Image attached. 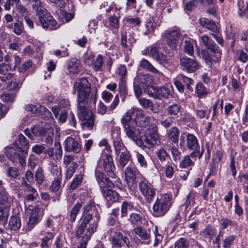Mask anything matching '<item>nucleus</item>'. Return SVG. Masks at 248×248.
Segmentation results:
<instances>
[{
  "label": "nucleus",
  "mask_w": 248,
  "mask_h": 248,
  "mask_svg": "<svg viewBox=\"0 0 248 248\" xmlns=\"http://www.w3.org/2000/svg\"><path fill=\"white\" fill-rule=\"evenodd\" d=\"M81 204L80 203H78L74 206L72 208L70 213V220L72 222L75 221L76 218V217L81 207Z\"/></svg>",
  "instance_id": "bf43d9fd"
},
{
  "label": "nucleus",
  "mask_w": 248,
  "mask_h": 248,
  "mask_svg": "<svg viewBox=\"0 0 248 248\" xmlns=\"http://www.w3.org/2000/svg\"><path fill=\"white\" fill-rule=\"evenodd\" d=\"M186 146L190 150H194V151H197L199 144L197 138L192 134H186Z\"/></svg>",
  "instance_id": "2f4dec72"
},
{
  "label": "nucleus",
  "mask_w": 248,
  "mask_h": 248,
  "mask_svg": "<svg viewBox=\"0 0 248 248\" xmlns=\"http://www.w3.org/2000/svg\"><path fill=\"white\" fill-rule=\"evenodd\" d=\"M61 189V182L60 180L58 177H56L54 178V180L52 181L51 185L50 186L49 189L52 192H58L56 194V198L54 199L53 201L54 202L56 201H60V197L61 195V192L60 191Z\"/></svg>",
  "instance_id": "473e14b6"
},
{
  "label": "nucleus",
  "mask_w": 248,
  "mask_h": 248,
  "mask_svg": "<svg viewBox=\"0 0 248 248\" xmlns=\"http://www.w3.org/2000/svg\"><path fill=\"white\" fill-rule=\"evenodd\" d=\"M134 204L131 202H123L121 206V216L122 217H126L128 211H131L134 208Z\"/></svg>",
  "instance_id": "4c0bfd02"
},
{
  "label": "nucleus",
  "mask_w": 248,
  "mask_h": 248,
  "mask_svg": "<svg viewBox=\"0 0 248 248\" xmlns=\"http://www.w3.org/2000/svg\"><path fill=\"white\" fill-rule=\"evenodd\" d=\"M80 68V61L76 58H72L68 62L66 73L69 75L77 74Z\"/></svg>",
  "instance_id": "a878e982"
},
{
  "label": "nucleus",
  "mask_w": 248,
  "mask_h": 248,
  "mask_svg": "<svg viewBox=\"0 0 248 248\" xmlns=\"http://www.w3.org/2000/svg\"><path fill=\"white\" fill-rule=\"evenodd\" d=\"M113 145L115 149V153L117 155H119L121 153V152L126 150L125 149V146L123 144L121 139H118L117 140H113Z\"/></svg>",
  "instance_id": "de8ad7c7"
},
{
  "label": "nucleus",
  "mask_w": 248,
  "mask_h": 248,
  "mask_svg": "<svg viewBox=\"0 0 248 248\" xmlns=\"http://www.w3.org/2000/svg\"><path fill=\"white\" fill-rule=\"evenodd\" d=\"M181 107L177 104H173L167 108V112L170 115H177L180 112Z\"/></svg>",
  "instance_id": "49530a36"
},
{
  "label": "nucleus",
  "mask_w": 248,
  "mask_h": 248,
  "mask_svg": "<svg viewBox=\"0 0 248 248\" xmlns=\"http://www.w3.org/2000/svg\"><path fill=\"white\" fill-rule=\"evenodd\" d=\"M139 171L134 167L128 166L126 168L124 174L125 179H136Z\"/></svg>",
  "instance_id": "79ce46f5"
},
{
  "label": "nucleus",
  "mask_w": 248,
  "mask_h": 248,
  "mask_svg": "<svg viewBox=\"0 0 248 248\" xmlns=\"http://www.w3.org/2000/svg\"><path fill=\"white\" fill-rule=\"evenodd\" d=\"M45 113L47 116H49L50 117V122L51 124V126L49 128H48L47 130H45V132L44 134H43L40 139V140L44 142H46L48 143H51L53 141V126H55V121L53 118H51V113L48 110H46L45 111Z\"/></svg>",
  "instance_id": "a211bd4d"
},
{
  "label": "nucleus",
  "mask_w": 248,
  "mask_h": 248,
  "mask_svg": "<svg viewBox=\"0 0 248 248\" xmlns=\"http://www.w3.org/2000/svg\"><path fill=\"white\" fill-rule=\"evenodd\" d=\"M24 31L23 24L22 22L17 21L14 23V29L13 31L16 35L22 34Z\"/></svg>",
  "instance_id": "4d7b16f0"
},
{
  "label": "nucleus",
  "mask_w": 248,
  "mask_h": 248,
  "mask_svg": "<svg viewBox=\"0 0 248 248\" xmlns=\"http://www.w3.org/2000/svg\"><path fill=\"white\" fill-rule=\"evenodd\" d=\"M130 110H132L133 114H136V118L134 120L137 126L144 128L149 125L152 117L145 116L144 111L141 109L133 108Z\"/></svg>",
  "instance_id": "4468645a"
},
{
  "label": "nucleus",
  "mask_w": 248,
  "mask_h": 248,
  "mask_svg": "<svg viewBox=\"0 0 248 248\" xmlns=\"http://www.w3.org/2000/svg\"><path fill=\"white\" fill-rule=\"evenodd\" d=\"M21 185L22 186H25V191L31 192V193L27 195L26 198V200L29 201H33L35 200L38 196V193L36 189L28 185L24 178H22V179Z\"/></svg>",
  "instance_id": "cd10ccee"
},
{
  "label": "nucleus",
  "mask_w": 248,
  "mask_h": 248,
  "mask_svg": "<svg viewBox=\"0 0 248 248\" xmlns=\"http://www.w3.org/2000/svg\"><path fill=\"white\" fill-rule=\"evenodd\" d=\"M16 94L14 93H4L1 95V100L7 103H12L15 100Z\"/></svg>",
  "instance_id": "5fc2aeb1"
},
{
  "label": "nucleus",
  "mask_w": 248,
  "mask_h": 248,
  "mask_svg": "<svg viewBox=\"0 0 248 248\" xmlns=\"http://www.w3.org/2000/svg\"><path fill=\"white\" fill-rule=\"evenodd\" d=\"M133 111L128 110L121 119V123L124 132L128 138L133 141L138 146L143 145L142 135L139 129L136 127V124L132 118Z\"/></svg>",
  "instance_id": "7ed1b4c3"
},
{
  "label": "nucleus",
  "mask_w": 248,
  "mask_h": 248,
  "mask_svg": "<svg viewBox=\"0 0 248 248\" xmlns=\"http://www.w3.org/2000/svg\"><path fill=\"white\" fill-rule=\"evenodd\" d=\"M155 25L156 24L153 17L149 16L145 24L144 33L147 35L153 33L155 30Z\"/></svg>",
  "instance_id": "72a5a7b5"
},
{
  "label": "nucleus",
  "mask_w": 248,
  "mask_h": 248,
  "mask_svg": "<svg viewBox=\"0 0 248 248\" xmlns=\"http://www.w3.org/2000/svg\"><path fill=\"white\" fill-rule=\"evenodd\" d=\"M140 66L141 68L155 74L158 76H160L162 74L157 70L149 61L145 59H142L140 62Z\"/></svg>",
  "instance_id": "c85d7f7f"
},
{
  "label": "nucleus",
  "mask_w": 248,
  "mask_h": 248,
  "mask_svg": "<svg viewBox=\"0 0 248 248\" xmlns=\"http://www.w3.org/2000/svg\"><path fill=\"white\" fill-rule=\"evenodd\" d=\"M22 83L16 81H11L7 86L9 90L17 92L21 87Z\"/></svg>",
  "instance_id": "338daca9"
},
{
  "label": "nucleus",
  "mask_w": 248,
  "mask_h": 248,
  "mask_svg": "<svg viewBox=\"0 0 248 248\" xmlns=\"http://www.w3.org/2000/svg\"><path fill=\"white\" fill-rule=\"evenodd\" d=\"M144 139L143 140V145L140 147L152 148L160 144V139L158 133L157 126L152 124L146 129L144 133Z\"/></svg>",
  "instance_id": "6e6552de"
},
{
  "label": "nucleus",
  "mask_w": 248,
  "mask_h": 248,
  "mask_svg": "<svg viewBox=\"0 0 248 248\" xmlns=\"http://www.w3.org/2000/svg\"><path fill=\"white\" fill-rule=\"evenodd\" d=\"M133 231L135 234L142 240H147L150 238V233L145 229L140 226L135 228Z\"/></svg>",
  "instance_id": "e433bc0d"
},
{
  "label": "nucleus",
  "mask_w": 248,
  "mask_h": 248,
  "mask_svg": "<svg viewBox=\"0 0 248 248\" xmlns=\"http://www.w3.org/2000/svg\"><path fill=\"white\" fill-rule=\"evenodd\" d=\"M138 187L141 194L148 202H151L155 195V190L146 179H143L138 184Z\"/></svg>",
  "instance_id": "f8f14e48"
},
{
  "label": "nucleus",
  "mask_w": 248,
  "mask_h": 248,
  "mask_svg": "<svg viewBox=\"0 0 248 248\" xmlns=\"http://www.w3.org/2000/svg\"><path fill=\"white\" fill-rule=\"evenodd\" d=\"M95 177L106 200L111 202H116L119 199V194L111 189L114 186L113 183L103 173L99 171H95Z\"/></svg>",
  "instance_id": "39448f33"
},
{
  "label": "nucleus",
  "mask_w": 248,
  "mask_h": 248,
  "mask_svg": "<svg viewBox=\"0 0 248 248\" xmlns=\"http://www.w3.org/2000/svg\"><path fill=\"white\" fill-rule=\"evenodd\" d=\"M32 8L37 15L42 27L46 30H54L58 28L59 25L52 16L47 12L42 5L41 0H31Z\"/></svg>",
  "instance_id": "20e7f679"
},
{
  "label": "nucleus",
  "mask_w": 248,
  "mask_h": 248,
  "mask_svg": "<svg viewBox=\"0 0 248 248\" xmlns=\"http://www.w3.org/2000/svg\"><path fill=\"white\" fill-rule=\"evenodd\" d=\"M124 21L126 23L131 26H136L140 24L141 20L139 17H132L131 16H128L125 17Z\"/></svg>",
  "instance_id": "3c124183"
},
{
  "label": "nucleus",
  "mask_w": 248,
  "mask_h": 248,
  "mask_svg": "<svg viewBox=\"0 0 248 248\" xmlns=\"http://www.w3.org/2000/svg\"><path fill=\"white\" fill-rule=\"evenodd\" d=\"M195 193L193 191H191L187 195L185 202L181 206V209L185 213L189 211L190 210V206L191 203L193 205L195 202Z\"/></svg>",
  "instance_id": "c756f323"
},
{
  "label": "nucleus",
  "mask_w": 248,
  "mask_h": 248,
  "mask_svg": "<svg viewBox=\"0 0 248 248\" xmlns=\"http://www.w3.org/2000/svg\"><path fill=\"white\" fill-rule=\"evenodd\" d=\"M130 158L131 155L129 151L125 150L122 152L119 160V165L124 168L128 163Z\"/></svg>",
  "instance_id": "ea45409f"
},
{
  "label": "nucleus",
  "mask_w": 248,
  "mask_h": 248,
  "mask_svg": "<svg viewBox=\"0 0 248 248\" xmlns=\"http://www.w3.org/2000/svg\"><path fill=\"white\" fill-rule=\"evenodd\" d=\"M136 156L140 166L142 168H146L147 166V163L144 156L138 152H135Z\"/></svg>",
  "instance_id": "0e129e2a"
},
{
  "label": "nucleus",
  "mask_w": 248,
  "mask_h": 248,
  "mask_svg": "<svg viewBox=\"0 0 248 248\" xmlns=\"http://www.w3.org/2000/svg\"><path fill=\"white\" fill-rule=\"evenodd\" d=\"M215 229L211 226H207L202 232L203 236L208 239H211L215 234Z\"/></svg>",
  "instance_id": "6e6d98bb"
},
{
  "label": "nucleus",
  "mask_w": 248,
  "mask_h": 248,
  "mask_svg": "<svg viewBox=\"0 0 248 248\" xmlns=\"http://www.w3.org/2000/svg\"><path fill=\"white\" fill-rule=\"evenodd\" d=\"M78 167L76 162H73L67 170L66 172V179H69L71 178Z\"/></svg>",
  "instance_id": "680f3d73"
},
{
  "label": "nucleus",
  "mask_w": 248,
  "mask_h": 248,
  "mask_svg": "<svg viewBox=\"0 0 248 248\" xmlns=\"http://www.w3.org/2000/svg\"><path fill=\"white\" fill-rule=\"evenodd\" d=\"M64 149L66 151L75 153H79L81 147L78 142L72 137H67L64 142Z\"/></svg>",
  "instance_id": "6ab92c4d"
},
{
  "label": "nucleus",
  "mask_w": 248,
  "mask_h": 248,
  "mask_svg": "<svg viewBox=\"0 0 248 248\" xmlns=\"http://www.w3.org/2000/svg\"><path fill=\"white\" fill-rule=\"evenodd\" d=\"M116 76L119 78V88L122 91L124 90L126 82L127 69L124 65H120L116 70Z\"/></svg>",
  "instance_id": "412c9836"
},
{
  "label": "nucleus",
  "mask_w": 248,
  "mask_h": 248,
  "mask_svg": "<svg viewBox=\"0 0 248 248\" xmlns=\"http://www.w3.org/2000/svg\"><path fill=\"white\" fill-rule=\"evenodd\" d=\"M202 155V153H200L199 151H195L191 153L189 155L185 156L180 163V167L181 168H186L192 167L194 165V162L196 160V157L201 158Z\"/></svg>",
  "instance_id": "dca6fc26"
},
{
  "label": "nucleus",
  "mask_w": 248,
  "mask_h": 248,
  "mask_svg": "<svg viewBox=\"0 0 248 248\" xmlns=\"http://www.w3.org/2000/svg\"><path fill=\"white\" fill-rule=\"evenodd\" d=\"M179 78L186 84L187 90L190 92H192L193 89L190 85L193 84V81L192 79L189 78L183 75H180Z\"/></svg>",
  "instance_id": "052dcab7"
},
{
  "label": "nucleus",
  "mask_w": 248,
  "mask_h": 248,
  "mask_svg": "<svg viewBox=\"0 0 248 248\" xmlns=\"http://www.w3.org/2000/svg\"><path fill=\"white\" fill-rule=\"evenodd\" d=\"M98 221V217L93 218L91 214L84 213L79 221V227L76 232L77 236L85 241H89L96 230Z\"/></svg>",
  "instance_id": "f03ea898"
},
{
  "label": "nucleus",
  "mask_w": 248,
  "mask_h": 248,
  "mask_svg": "<svg viewBox=\"0 0 248 248\" xmlns=\"http://www.w3.org/2000/svg\"><path fill=\"white\" fill-rule=\"evenodd\" d=\"M45 132V129L39 125L34 126L31 128V130L27 129L25 130V134L32 140H35V137H38L41 139Z\"/></svg>",
  "instance_id": "b1692460"
},
{
  "label": "nucleus",
  "mask_w": 248,
  "mask_h": 248,
  "mask_svg": "<svg viewBox=\"0 0 248 248\" xmlns=\"http://www.w3.org/2000/svg\"><path fill=\"white\" fill-rule=\"evenodd\" d=\"M156 154L158 159L161 162L165 161L166 160V159L169 156V154L167 153L166 151L163 148H161L158 151H157Z\"/></svg>",
  "instance_id": "13d9d810"
},
{
  "label": "nucleus",
  "mask_w": 248,
  "mask_h": 248,
  "mask_svg": "<svg viewBox=\"0 0 248 248\" xmlns=\"http://www.w3.org/2000/svg\"><path fill=\"white\" fill-rule=\"evenodd\" d=\"M168 139L173 143H178L180 136V130L177 127L173 126L167 131Z\"/></svg>",
  "instance_id": "7c9ffc66"
},
{
  "label": "nucleus",
  "mask_w": 248,
  "mask_h": 248,
  "mask_svg": "<svg viewBox=\"0 0 248 248\" xmlns=\"http://www.w3.org/2000/svg\"><path fill=\"white\" fill-rule=\"evenodd\" d=\"M91 85L87 78H82L76 80L73 86L74 93H77L78 113L85 130H92L94 126L95 117L89 109V97Z\"/></svg>",
  "instance_id": "f257e3e1"
},
{
  "label": "nucleus",
  "mask_w": 248,
  "mask_h": 248,
  "mask_svg": "<svg viewBox=\"0 0 248 248\" xmlns=\"http://www.w3.org/2000/svg\"><path fill=\"white\" fill-rule=\"evenodd\" d=\"M128 242V239L121 233L116 232L112 237L111 245L113 248H120Z\"/></svg>",
  "instance_id": "5701e85b"
},
{
  "label": "nucleus",
  "mask_w": 248,
  "mask_h": 248,
  "mask_svg": "<svg viewBox=\"0 0 248 248\" xmlns=\"http://www.w3.org/2000/svg\"><path fill=\"white\" fill-rule=\"evenodd\" d=\"M142 216L138 213H132L129 215L128 220L132 225H139L142 222Z\"/></svg>",
  "instance_id": "37998d69"
},
{
  "label": "nucleus",
  "mask_w": 248,
  "mask_h": 248,
  "mask_svg": "<svg viewBox=\"0 0 248 248\" xmlns=\"http://www.w3.org/2000/svg\"><path fill=\"white\" fill-rule=\"evenodd\" d=\"M164 170L165 176L169 179H171L174 173V166L172 163H168L164 167Z\"/></svg>",
  "instance_id": "c03bdc74"
},
{
  "label": "nucleus",
  "mask_w": 248,
  "mask_h": 248,
  "mask_svg": "<svg viewBox=\"0 0 248 248\" xmlns=\"http://www.w3.org/2000/svg\"><path fill=\"white\" fill-rule=\"evenodd\" d=\"M189 243L184 238H180L174 243V248H188Z\"/></svg>",
  "instance_id": "864d4df0"
},
{
  "label": "nucleus",
  "mask_w": 248,
  "mask_h": 248,
  "mask_svg": "<svg viewBox=\"0 0 248 248\" xmlns=\"http://www.w3.org/2000/svg\"><path fill=\"white\" fill-rule=\"evenodd\" d=\"M104 63L103 56L101 54H98L94 59L93 66V69L95 71H100L102 69Z\"/></svg>",
  "instance_id": "a19ab883"
},
{
  "label": "nucleus",
  "mask_w": 248,
  "mask_h": 248,
  "mask_svg": "<svg viewBox=\"0 0 248 248\" xmlns=\"http://www.w3.org/2000/svg\"><path fill=\"white\" fill-rule=\"evenodd\" d=\"M40 235L43 236L41 239V248H49L48 242L53 239L55 234L47 228H45L40 232Z\"/></svg>",
  "instance_id": "393cba45"
},
{
  "label": "nucleus",
  "mask_w": 248,
  "mask_h": 248,
  "mask_svg": "<svg viewBox=\"0 0 248 248\" xmlns=\"http://www.w3.org/2000/svg\"><path fill=\"white\" fill-rule=\"evenodd\" d=\"M99 163L102 164L105 171L108 175L112 178H116L114 172L115 167L111 156L108 154H103L99 160Z\"/></svg>",
  "instance_id": "ddd939ff"
},
{
  "label": "nucleus",
  "mask_w": 248,
  "mask_h": 248,
  "mask_svg": "<svg viewBox=\"0 0 248 248\" xmlns=\"http://www.w3.org/2000/svg\"><path fill=\"white\" fill-rule=\"evenodd\" d=\"M5 155L13 163L18 162V158L20 155L16 153L15 149L12 147H8L6 149Z\"/></svg>",
  "instance_id": "c9c22d12"
},
{
  "label": "nucleus",
  "mask_w": 248,
  "mask_h": 248,
  "mask_svg": "<svg viewBox=\"0 0 248 248\" xmlns=\"http://www.w3.org/2000/svg\"><path fill=\"white\" fill-rule=\"evenodd\" d=\"M111 137L113 140L121 139L120 137L121 129L119 126H114L111 130Z\"/></svg>",
  "instance_id": "69168bd1"
},
{
  "label": "nucleus",
  "mask_w": 248,
  "mask_h": 248,
  "mask_svg": "<svg viewBox=\"0 0 248 248\" xmlns=\"http://www.w3.org/2000/svg\"><path fill=\"white\" fill-rule=\"evenodd\" d=\"M11 207L0 206V222L5 224L10 215Z\"/></svg>",
  "instance_id": "58836bf2"
},
{
  "label": "nucleus",
  "mask_w": 248,
  "mask_h": 248,
  "mask_svg": "<svg viewBox=\"0 0 248 248\" xmlns=\"http://www.w3.org/2000/svg\"><path fill=\"white\" fill-rule=\"evenodd\" d=\"M108 27L111 29H117L119 27L118 18L116 16H113L108 18Z\"/></svg>",
  "instance_id": "603ef678"
},
{
  "label": "nucleus",
  "mask_w": 248,
  "mask_h": 248,
  "mask_svg": "<svg viewBox=\"0 0 248 248\" xmlns=\"http://www.w3.org/2000/svg\"><path fill=\"white\" fill-rule=\"evenodd\" d=\"M35 180L38 185H42L44 181L43 170L41 168H38L35 172Z\"/></svg>",
  "instance_id": "774afa93"
},
{
  "label": "nucleus",
  "mask_w": 248,
  "mask_h": 248,
  "mask_svg": "<svg viewBox=\"0 0 248 248\" xmlns=\"http://www.w3.org/2000/svg\"><path fill=\"white\" fill-rule=\"evenodd\" d=\"M135 81L142 85L143 88L152 87L153 83V76L150 74L140 75L135 78Z\"/></svg>",
  "instance_id": "bb28decb"
},
{
  "label": "nucleus",
  "mask_w": 248,
  "mask_h": 248,
  "mask_svg": "<svg viewBox=\"0 0 248 248\" xmlns=\"http://www.w3.org/2000/svg\"><path fill=\"white\" fill-rule=\"evenodd\" d=\"M180 35V29L174 27L165 31L163 33L162 36L167 45L171 48L174 49L177 46Z\"/></svg>",
  "instance_id": "9b49d317"
},
{
  "label": "nucleus",
  "mask_w": 248,
  "mask_h": 248,
  "mask_svg": "<svg viewBox=\"0 0 248 248\" xmlns=\"http://www.w3.org/2000/svg\"><path fill=\"white\" fill-rule=\"evenodd\" d=\"M236 238V235L234 234L230 235L226 237L223 241V248H231L233 245L234 241Z\"/></svg>",
  "instance_id": "09e8293b"
},
{
  "label": "nucleus",
  "mask_w": 248,
  "mask_h": 248,
  "mask_svg": "<svg viewBox=\"0 0 248 248\" xmlns=\"http://www.w3.org/2000/svg\"><path fill=\"white\" fill-rule=\"evenodd\" d=\"M173 91V87L170 84H166L158 88L153 96L155 99H159L163 97L168 98L172 94Z\"/></svg>",
  "instance_id": "aec40b11"
},
{
  "label": "nucleus",
  "mask_w": 248,
  "mask_h": 248,
  "mask_svg": "<svg viewBox=\"0 0 248 248\" xmlns=\"http://www.w3.org/2000/svg\"><path fill=\"white\" fill-rule=\"evenodd\" d=\"M12 68V63H0V80L1 81L6 82L13 78V74L8 73Z\"/></svg>",
  "instance_id": "4be33fe9"
},
{
  "label": "nucleus",
  "mask_w": 248,
  "mask_h": 248,
  "mask_svg": "<svg viewBox=\"0 0 248 248\" xmlns=\"http://www.w3.org/2000/svg\"><path fill=\"white\" fill-rule=\"evenodd\" d=\"M28 220L27 222V230L31 231L41 220L43 211L39 205L32 207L29 210Z\"/></svg>",
  "instance_id": "9d476101"
},
{
  "label": "nucleus",
  "mask_w": 248,
  "mask_h": 248,
  "mask_svg": "<svg viewBox=\"0 0 248 248\" xmlns=\"http://www.w3.org/2000/svg\"><path fill=\"white\" fill-rule=\"evenodd\" d=\"M83 180V174L80 173L77 175L72 181L70 185V188L74 189L78 187L81 184Z\"/></svg>",
  "instance_id": "8fccbe9b"
},
{
  "label": "nucleus",
  "mask_w": 248,
  "mask_h": 248,
  "mask_svg": "<svg viewBox=\"0 0 248 248\" xmlns=\"http://www.w3.org/2000/svg\"><path fill=\"white\" fill-rule=\"evenodd\" d=\"M195 91L198 96L200 98L206 95L208 93L205 87L201 83L197 84Z\"/></svg>",
  "instance_id": "a18cd8bd"
},
{
  "label": "nucleus",
  "mask_w": 248,
  "mask_h": 248,
  "mask_svg": "<svg viewBox=\"0 0 248 248\" xmlns=\"http://www.w3.org/2000/svg\"><path fill=\"white\" fill-rule=\"evenodd\" d=\"M201 42L210 50L211 54L206 50L202 51V56L207 64L211 66L212 62H217L221 59V52L218 47L214 43V41L206 35H203L201 38Z\"/></svg>",
  "instance_id": "423d86ee"
},
{
  "label": "nucleus",
  "mask_w": 248,
  "mask_h": 248,
  "mask_svg": "<svg viewBox=\"0 0 248 248\" xmlns=\"http://www.w3.org/2000/svg\"><path fill=\"white\" fill-rule=\"evenodd\" d=\"M170 151L173 160L174 161L180 160L181 156V153L178 150V148L174 146H172L170 148Z\"/></svg>",
  "instance_id": "e2e57ef3"
},
{
  "label": "nucleus",
  "mask_w": 248,
  "mask_h": 248,
  "mask_svg": "<svg viewBox=\"0 0 248 248\" xmlns=\"http://www.w3.org/2000/svg\"><path fill=\"white\" fill-rule=\"evenodd\" d=\"M142 54L143 55L152 58L159 64L164 66L169 63L168 58L163 53L160 52L158 48L155 46L152 45L147 47L142 51Z\"/></svg>",
  "instance_id": "1a4fd4ad"
},
{
  "label": "nucleus",
  "mask_w": 248,
  "mask_h": 248,
  "mask_svg": "<svg viewBox=\"0 0 248 248\" xmlns=\"http://www.w3.org/2000/svg\"><path fill=\"white\" fill-rule=\"evenodd\" d=\"M180 62L182 69L189 73L195 72L200 66L195 60L186 57L181 58Z\"/></svg>",
  "instance_id": "2eb2a0df"
},
{
  "label": "nucleus",
  "mask_w": 248,
  "mask_h": 248,
  "mask_svg": "<svg viewBox=\"0 0 248 248\" xmlns=\"http://www.w3.org/2000/svg\"><path fill=\"white\" fill-rule=\"evenodd\" d=\"M171 205V198L168 194L158 197L153 205V214L155 217L164 216Z\"/></svg>",
  "instance_id": "0eeeda50"
},
{
  "label": "nucleus",
  "mask_w": 248,
  "mask_h": 248,
  "mask_svg": "<svg viewBox=\"0 0 248 248\" xmlns=\"http://www.w3.org/2000/svg\"><path fill=\"white\" fill-rule=\"evenodd\" d=\"M14 198V197L9 193L3 185L0 187V206L11 207Z\"/></svg>",
  "instance_id": "f3484780"
},
{
  "label": "nucleus",
  "mask_w": 248,
  "mask_h": 248,
  "mask_svg": "<svg viewBox=\"0 0 248 248\" xmlns=\"http://www.w3.org/2000/svg\"><path fill=\"white\" fill-rule=\"evenodd\" d=\"M21 226V222L20 217L16 215L12 216L9 221V227L11 230L16 231Z\"/></svg>",
  "instance_id": "f704fd0d"
}]
</instances>
